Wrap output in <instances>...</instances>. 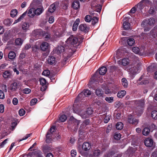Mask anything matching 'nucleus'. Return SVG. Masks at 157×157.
Wrapping results in <instances>:
<instances>
[{
  "mask_svg": "<svg viewBox=\"0 0 157 157\" xmlns=\"http://www.w3.org/2000/svg\"><path fill=\"white\" fill-rule=\"evenodd\" d=\"M66 43L68 45L76 48L80 44V42H78V38L72 35L71 36L67 39Z\"/></svg>",
  "mask_w": 157,
  "mask_h": 157,
  "instance_id": "f257e3e1",
  "label": "nucleus"
},
{
  "mask_svg": "<svg viewBox=\"0 0 157 157\" xmlns=\"http://www.w3.org/2000/svg\"><path fill=\"white\" fill-rule=\"evenodd\" d=\"M135 103L138 105L137 108L135 110L136 114L138 116H140L142 113L144 106V101L141 100L136 101Z\"/></svg>",
  "mask_w": 157,
  "mask_h": 157,
  "instance_id": "f03ea898",
  "label": "nucleus"
},
{
  "mask_svg": "<svg viewBox=\"0 0 157 157\" xmlns=\"http://www.w3.org/2000/svg\"><path fill=\"white\" fill-rule=\"evenodd\" d=\"M155 22V18L152 17L147 20H144L141 24V25L143 27H145V25L153 26L154 25Z\"/></svg>",
  "mask_w": 157,
  "mask_h": 157,
  "instance_id": "7ed1b4c3",
  "label": "nucleus"
},
{
  "mask_svg": "<svg viewBox=\"0 0 157 157\" xmlns=\"http://www.w3.org/2000/svg\"><path fill=\"white\" fill-rule=\"evenodd\" d=\"M139 70V67L136 63L129 66L128 71L131 74L134 75L138 73Z\"/></svg>",
  "mask_w": 157,
  "mask_h": 157,
  "instance_id": "20e7f679",
  "label": "nucleus"
},
{
  "mask_svg": "<svg viewBox=\"0 0 157 157\" xmlns=\"http://www.w3.org/2000/svg\"><path fill=\"white\" fill-rule=\"evenodd\" d=\"M91 94V91L88 89H85L83 92L80 93L78 95V98L80 99H82V98L84 97L83 94L85 96H88Z\"/></svg>",
  "mask_w": 157,
  "mask_h": 157,
  "instance_id": "39448f33",
  "label": "nucleus"
},
{
  "mask_svg": "<svg viewBox=\"0 0 157 157\" xmlns=\"http://www.w3.org/2000/svg\"><path fill=\"white\" fill-rule=\"evenodd\" d=\"M130 63V61L128 58H124L117 61V63L119 65L124 66L128 65Z\"/></svg>",
  "mask_w": 157,
  "mask_h": 157,
  "instance_id": "423d86ee",
  "label": "nucleus"
},
{
  "mask_svg": "<svg viewBox=\"0 0 157 157\" xmlns=\"http://www.w3.org/2000/svg\"><path fill=\"white\" fill-rule=\"evenodd\" d=\"M74 112L78 113L82 118H86L89 117L86 111L81 110V111H76L74 109Z\"/></svg>",
  "mask_w": 157,
  "mask_h": 157,
  "instance_id": "0eeeda50",
  "label": "nucleus"
},
{
  "mask_svg": "<svg viewBox=\"0 0 157 157\" xmlns=\"http://www.w3.org/2000/svg\"><path fill=\"white\" fill-rule=\"evenodd\" d=\"M39 81L40 84L42 85L41 87V90L42 91H44L47 89V86L46 85V80L45 79L43 78H41L40 79Z\"/></svg>",
  "mask_w": 157,
  "mask_h": 157,
  "instance_id": "6e6552de",
  "label": "nucleus"
},
{
  "mask_svg": "<svg viewBox=\"0 0 157 157\" xmlns=\"http://www.w3.org/2000/svg\"><path fill=\"white\" fill-rule=\"evenodd\" d=\"M49 48V45L47 42H43L40 46V49L42 51L48 50Z\"/></svg>",
  "mask_w": 157,
  "mask_h": 157,
  "instance_id": "1a4fd4ad",
  "label": "nucleus"
},
{
  "mask_svg": "<svg viewBox=\"0 0 157 157\" xmlns=\"http://www.w3.org/2000/svg\"><path fill=\"white\" fill-rule=\"evenodd\" d=\"M2 75L4 78H10L12 76V72L9 70H6L3 72Z\"/></svg>",
  "mask_w": 157,
  "mask_h": 157,
  "instance_id": "9d476101",
  "label": "nucleus"
},
{
  "mask_svg": "<svg viewBox=\"0 0 157 157\" xmlns=\"http://www.w3.org/2000/svg\"><path fill=\"white\" fill-rule=\"evenodd\" d=\"M128 18L127 17H125L124 19V22L123 23V27L125 30L128 29L130 28V24L128 21Z\"/></svg>",
  "mask_w": 157,
  "mask_h": 157,
  "instance_id": "9b49d317",
  "label": "nucleus"
},
{
  "mask_svg": "<svg viewBox=\"0 0 157 157\" xmlns=\"http://www.w3.org/2000/svg\"><path fill=\"white\" fill-rule=\"evenodd\" d=\"M128 121L129 123H132L134 125L136 124L138 122V120L136 119L133 118L132 116L131 115L128 116Z\"/></svg>",
  "mask_w": 157,
  "mask_h": 157,
  "instance_id": "f8f14e48",
  "label": "nucleus"
},
{
  "mask_svg": "<svg viewBox=\"0 0 157 157\" xmlns=\"http://www.w3.org/2000/svg\"><path fill=\"white\" fill-rule=\"evenodd\" d=\"M57 3H54L51 5L48 8V12L52 13L55 10L56 7L58 6Z\"/></svg>",
  "mask_w": 157,
  "mask_h": 157,
  "instance_id": "ddd939ff",
  "label": "nucleus"
},
{
  "mask_svg": "<svg viewBox=\"0 0 157 157\" xmlns=\"http://www.w3.org/2000/svg\"><path fill=\"white\" fill-rule=\"evenodd\" d=\"M144 144L147 147H151L153 144V141L149 138H147L144 141Z\"/></svg>",
  "mask_w": 157,
  "mask_h": 157,
  "instance_id": "4468645a",
  "label": "nucleus"
},
{
  "mask_svg": "<svg viewBox=\"0 0 157 157\" xmlns=\"http://www.w3.org/2000/svg\"><path fill=\"white\" fill-rule=\"evenodd\" d=\"M56 127L55 126H52L50 129L49 131H48L46 136V141L48 142V140L50 138V135L54 132Z\"/></svg>",
  "mask_w": 157,
  "mask_h": 157,
  "instance_id": "2eb2a0df",
  "label": "nucleus"
},
{
  "mask_svg": "<svg viewBox=\"0 0 157 157\" xmlns=\"http://www.w3.org/2000/svg\"><path fill=\"white\" fill-rule=\"evenodd\" d=\"M78 28L80 30L85 32H86L89 30L88 27L85 24H81L79 26Z\"/></svg>",
  "mask_w": 157,
  "mask_h": 157,
  "instance_id": "dca6fc26",
  "label": "nucleus"
},
{
  "mask_svg": "<svg viewBox=\"0 0 157 157\" xmlns=\"http://www.w3.org/2000/svg\"><path fill=\"white\" fill-rule=\"evenodd\" d=\"M90 147L91 145L88 142H84L82 145V149L86 151L89 150Z\"/></svg>",
  "mask_w": 157,
  "mask_h": 157,
  "instance_id": "f3484780",
  "label": "nucleus"
},
{
  "mask_svg": "<svg viewBox=\"0 0 157 157\" xmlns=\"http://www.w3.org/2000/svg\"><path fill=\"white\" fill-rule=\"evenodd\" d=\"M28 16L30 17H33L35 15V9L32 8L27 11Z\"/></svg>",
  "mask_w": 157,
  "mask_h": 157,
  "instance_id": "a211bd4d",
  "label": "nucleus"
},
{
  "mask_svg": "<svg viewBox=\"0 0 157 157\" xmlns=\"http://www.w3.org/2000/svg\"><path fill=\"white\" fill-rule=\"evenodd\" d=\"M64 48L63 46H60L56 48L55 50V52L58 54H60L64 51Z\"/></svg>",
  "mask_w": 157,
  "mask_h": 157,
  "instance_id": "6ab92c4d",
  "label": "nucleus"
},
{
  "mask_svg": "<svg viewBox=\"0 0 157 157\" xmlns=\"http://www.w3.org/2000/svg\"><path fill=\"white\" fill-rule=\"evenodd\" d=\"M152 3L149 0H142L140 2V4L142 6H148L151 5Z\"/></svg>",
  "mask_w": 157,
  "mask_h": 157,
  "instance_id": "aec40b11",
  "label": "nucleus"
},
{
  "mask_svg": "<svg viewBox=\"0 0 157 157\" xmlns=\"http://www.w3.org/2000/svg\"><path fill=\"white\" fill-rule=\"evenodd\" d=\"M62 6L63 9L66 10L69 5V2L68 0H65L62 2Z\"/></svg>",
  "mask_w": 157,
  "mask_h": 157,
  "instance_id": "412c9836",
  "label": "nucleus"
},
{
  "mask_svg": "<svg viewBox=\"0 0 157 157\" xmlns=\"http://www.w3.org/2000/svg\"><path fill=\"white\" fill-rule=\"evenodd\" d=\"M107 68L105 67H102L100 68L99 70V72L101 75H104L107 71Z\"/></svg>",
  "mask_w": 157,
  "mask_h": 157,
  "instance_id": "4be33fe9",
  "label": "nucleus"
},
{
  "mask_svg": "<svg viewBox=\"0 0 157 157\" xmlns=\"http://www.w3.org/2000/svg\"><path fill=\"white\" fill-rule=\"evenodd\" d=\"M29 27V24L28 23L25 22L23 23L21 25V28L25 32H26L27 30Z\"/></svg>",
  "mask_w": 157,
  "mask_h": 157,
  "instance_id": "5701e85b",
  "label": "nucleus"
},
{
  "mask_svg": "<svg viewBox=\"0 0 157 157\" xmlns=\"http://www.w3.org/2000/svg\"><path fill=\"white\" fill-rule=\"evenodd\" d=\"M90 14L93 15V16H94L95 15V13L93 12H91L90 13ZM98 17H92L91 20H92V24L93 25L95 24L98 21Z\"/></svg>",
  "mask_w": 157,
  "mask_h": 157,
  "instance_id": "b1692460",
  "label": "nucleus"
},
{
  "mask_svg": "<svg viewBox=\"0 0 157 157\" xmlns=\"http://www.w3.org/2000/svg\"><path fill=\"white\" fill-rule=\"evenodd\" d=\"M95 94L96 95L98 96V97H102L103 96V91H102V89H97L95 90Z\"/></svg>",
  "mask_w": 157,
  "mask_h": 157,
  "instance_id": "393cba45",
  "label": "nucleus"
},
{
  "mask_svg": "<svg viewBox=\"0 0 157 157\" xmlns=\"http://www.w3.org/2000/svg\"><path fill=\"white\" fill-rule=\"evenodd\" d=\"M72 6L75 9H77L80 7L79 2L77 1H74L72 4Z\"/></svg>",
  "mask_w": 157,
  "mask_h": 157,
  "instance_id": "a878e982",
  "label": "nucleus"
},
{
  "mask_svg": "<svg viewBox=\"0 0 157 157\" xmlns=\"http://www.w3.org/2000/svg\"><path fill=\"white\" fill-rule=\"evenodd\" d=\"M126 94V92L124 90H122L119 91L117 94V96L118 98H121L123 97Z\"/></svg>",
  "mask_w": 157,
  "mask_h": 157,
  "instance_id": "bb28decb",
  "label": "nucleus"
},
{
  "mask_svg": "<svg viewBox=\"0 0 157 157\" xmlns=\"http://www.w3.org/2000/svg\"><path fill=\"white\" fill-rule=\"evenodd\" d=\"M48 63L51 64H52L54 63L55 62V58L52 56H49L48 59Z\"/></svg>",
  "mask_w": 157,
  "mask_h": 157,
  "instance_id": "cd10ccee",
  "label": "nucleus"
},
{
  "mask_svg": "<svg viewBox=\"0 0 157 157\" xmlns=\"http://www.w3.org/2000/svg\"><path fill=\"white\" fill-rule=\"evenodd\" d=\"M44 9L42 8H38L35 10V15H39L43 12Z\"/></svg>",
  "mask_w": 157,
  "mask_h": 157,
  "instance_id": "c85d7f7f",
  "label": "nucleus"
},
{
  "mask_svg": "<svg viewBox=\"0 0 157 157\" xmlns=\"http://www.w3.org/2000/svg\"><path fill=\"white\" fill-rule=\"evenodd\" d=\"M132 52L136 54H138L140 55H142L141 53L140 52V49L137 47H134L132 49Z\"/></svg>",
  "mask_w": 157,
  "mask_h": 157,
  "instance_id": "c756f323",
  "label": "nucleus"
},
{
  "mask_svg": "<svg viewBox=\"0 0 157 157\" xmlns=\"http://www.w3.org/2000/svg\"><path fill=\"white\" fill-rule=\"evenodd\" d=\"M150 129L147 128H144L142 131V133L144 136H147L148 135L150 132Z\"/></svg>",
  "mask_w": 157,
  "mask_h": 157,
  "instance_id": "7c9ffc66",
  "label": "nucleus"
},
{
  "mask_svg": "<svg viewBox=\"0 0 157 157\" xmlns=\"http://www.w3.org/2000/svg\"><path fill=\"white\" fill-rule=\"evenodd\" d=\"M123 127V123L121 122H118L116 124V128L117 129L121 130Z\"/></svg>",
  "mask_w": 157,
  "mask_h": 157,
  "instance_id": "2f4dec72",
  "label": "nucleus"
},
{
  "mask_svg": "<svg viewBox=\"0 0 157 157\" xmlns=\"http://www.w3.org/2000/svg\"><path fill=\"white\" fill-rule=\"evenodd\" d=\"M127 42L129 46H132L135 43V41L133 38H130L127 40Z\"/></svg>",
  "mask_w": 157,
  "mask_h": 157,
  "instance_id": "473e14b6",
  "label": "nucleus"
},
{
  "mask_svg": "<svg viewBox=\"0 0 157 157\" xmlns=\"http://www.w3.org/2000/svg\"><path fill=\"white\" fill-rule=\"evenodd\" d=\"M16 56L15 53L13 52H11L8 54V57L10 59H13Z\"/></svg>",
  "mask_w": 157,
  "mask_h": 157,
  "instance_id": "72a5a7b5",
  "label": "nucleus"
},
{
  "mask_svg": "<svg viewBox=\"0 0 157 157\" xmlns=\"http://www.w3.org/2000/svg\"><path fill=\"white\" fill-rule=\"evenodd\" d=\"M70 121L75 123V124L78 125L80 123V121H78L74 118L73 117L71 118Z\"/></svg>",
  "mask_w": 157,
  "mask_h": 157,
  "instance_id": "f704fd0d",
  "label": "nucleus"
},
{
  "mask_svg": "<svg viewBox=\"0 0 157 157\" xmlns=\"http://www.w3.org/2000/svg\"><path fill=\"white\" fill-rule=\"evenodd\" d=\"M122 84L124 87H127L128 86L127 81L126 78H123L122 79Z\"/></svg>",
  "mask_w": 157,
  "mask_h": 157,
  "instance_id": "c9c22d12",
  "label": "nucleus"
},
{
  "mask_svg": "<svg viewBox=\"0 0 157 157\" xmlns=\"http://www.w3.org/2000/svg\"><path fill=\"white\" fill-rule=\"evenodd\" d=\"M67 117L65 115H62L59 117V121L63 122L66 121Z\"/></svg>",
  "mask_w": 157,
  "mask_h": 157,
  "instance_id": "e433bc0d",
  "label": "nucleus"
},
{
  "mask_svg": "<svg viewBox=\"0 0 157 157\" xmlns=\"http://www.w3.org/2000/svg\"><path fill=\"white\" fill-rule=\"evenodd\" d=\"M12 21H11L10 19H7L4 21V24L7 26H10L11 24Z\"/></svg>",
  "mask_w": 157,
  "mask_h": 157,
  "instance_id": "4c0bfd02",
  "label": "nucleus"
},
{
  "mask_svg": "<svg viewBox=\"0 0 157 157\" xmlns=\"http://www.w3.org/2000/svg\"><path fill=\"white\" fill-rule=\"evenodd\" d=\"M101 154V152L99 150H95L93 151V154L94 156H98Z\"/></svg>",
  "mask_w": 157,
  "mask_h": 157,
  "instance_id": "58836bf2",
  "label": "nucleus"
},
{
  "mask_svg": "<svg viewBox=\"0 0 157 157\" xmlns=\"http://www.w3.org/2000/svg\"><path fill=\"white\" fill-rule=\"evenodd\" d=\"M17 13V10L14 9L12 10L10 12V15L12 17H15Z\"/></svg>",
  "mask_w": 157,
  "mask_h": 157,
  "instance_id": "ea45409f",
  "label": "nucleus"
},
{
  "mask_svg": "<svg viewBox=\"0 0 157 157\" xmlns=\"http://www.w3.org/2000/svg\"><path fill=\"white\" fill-rule=\"evenodd\" d=\"M151 117L154 119H157V111L154 110L151 113Z\"/></svg>",
  "mask_w": 157,
  "mask_h": 157,
  "instance_id": "a19ab883",
  "label": "nucleus"
},
{
  "mask_svg": "<svg viewBox=\"0 0 157 157\" xmlns=\"http://www.w3.org/2000/svg\"><path fill=\"white\" fill-rule=\"evenodd\" d=\"M151 34L153 37L154 38H155L157 36V32L155 29L152 30L151 31Z\"/></svg>",
  "mask_w": 157,
  "mask_h": 157,
  "instance_id": "79ce46f5",
  "label": "nucleus"
},
{
  "mask_svg": "<svg viewBox=\"0 0 157 157\" xmlns=\"http://www.w3.org/2000/svg\"><path fill=\"white\" fill-rule=\"evenodd\" d=\"M92 17L90 15H86L85 18V20L86 22H90L91 21Z\"/></svg>",
  "mask_w": 157,
  "mask_h": 157,
  "instance_id": "37998d69",
  "label": "nucleus"
},
{
  "mask_svg": "<svg viewBox=\"0 0 157 157\" xmlns=\"http://www.w3.org/2000/svg\"><path fill=\"white\" fill-rule=\"evenodd\" d=\"M17 124V121L16 120H14L12 122L11 128L13 130L16 126Z\"/></svg>",
  "mask_w": 157,
  "mask_h": 157,
  "instance_id": "c03bdc74",
  "label": "nucleus"
},
{
  "mask_svg": "<svg viewBox=\"0 0 157 157\" xmlns=\"http://www.w3.org/2000/svg\"><path fill=\"white\" fill-rule=\"evenodd\" d=\"M105 100L109 103H112L113 101V97H106Z\"/></svg>",
  "mask_w": 157,
  "mask_h": 157,
  "instance_id": "a18cd8bd",
  "label": "nucleus"
},
{
  "mask_svg": "<svg viewBox=\"0 0 157 157\" xmlns=\"http://www.w3.org/2000/svg\"><path fill=\"white\" fill-rule=\"evenodd\" d=\"M17 83H13L11 85V90L13 91H15L17 88Z\"/></svg>",
  "mask_w": 157,
  "mask_h": 157,
  "instance_id": "49530a36",
  "label": "nucleus"
},
{
  "mask_svg": "<svg viewBox=\"0 0 157 157\" xmlns=\"http://www.w3.org/2000/svg\"><path fill=\"white\" fill-rule=\"evenodd\" d=\"M22 91L23 93L26 94H27L30 93L31 92V90L29 88H26L24 89Z\"/></svg>",
  "mask_w": 157,
  "mask_h": 157,
  "instance_id": "de8ad7c7",
  "label": "nucleus"
},
{
  "mask_svg": "<svg viewBox=\"0 0 157 157\" xmlns=\"http://www.w3.org/2000/svg\"><path fill=\"white\" fill-rule=\"evenodd\" d=\"M121 138V134L119 133H116L114 136V138L115 140H119Z\"/></svg>",
  "mask_w": 157,
  "mask_h": 157,
  "instance_id": "09e8293b",
  "label": "nucleus"
},
{
  "mask_svg": "<svg viewBox=\"0 0 157 157\" xmlns=\"http://www.w3.org/2000/svg\"><path fill=\"white\" fill-rule=\"evenodd\" d=\"M86 111L87 114H88V117H89L93 113V111L92 109L90 108H88Z\"/></svg>",
  "mask_w": 157,
  "mask_h": 157,
  "instance_id": "8fccbe9b",
  "label": "nucleus"
},
{
  "mask_svg": "<svg viewBox=\"0 0 157 157\" xmlns=\"http://www.w3.org/2000/svg\"><path fill=\"white\" fill-rule=\"evenodd\" d=\"M110 116L109 115L106 116L104 119V122L105 123H107L110 119Z\"/></svg>",
  "mask_w": 157,
  "mask_h": 157,
  "instance_id": "3c124183",
  "label": "nucleus"
},
{
  "mask_svg": "<svg viewBox=\"0 0 157 157\" xmlns=\"http://www.w3.org/2000/svg\"><path fill=\"white\" fill-rule=\"evenodd\" d=\"M50 72L48 70H44L42 73L43 75L47 76H48L50 75Z\"/></svg>",
  "mask_w": 157,
  "mask_h": 157,
  "instance_id": "603ef678",
  "label": "nucleus"
},
{
  "mask_svg": "<svg viewBox=\"0 0 157 157\" xmlns=\"http://www.w3.org/2000/svg\"><path fill=\"white\" fill-rule=\"evenodd\" d=\"M95 102L97 105L101 106H103V104H104V103L101 100H98Z\"/></svg>",
  "mask_w": 157,
  "mask_h": 157,
  "instance_id": "864d4df0",
  "label": "nucleus"
},
{
  "mask_svg": "<svg viewBox=\"0 0 157 157\" xmlns=\"http://www.w3.org/2000/svg\"><path fill=\"white\" fill-rule=\"evenodd\" d=\"M77 154L76 151L75 150H72L71 151V155L72 157H75Z\"/></svg>",
  "mask_w": 157,
  "mask_h": 157,
  "instance_id": "5fc2aeb1",
  "label": "nucleus"
},
{
  "mask_svg": "<svg viewBox=\"0 0 157 157\" xmlns=\"http://www.w3.org/2000/svg\"><path fill=\"white\" fill-rule=\"evenodd\" d=\"M37 100L36 98L32 99L30 101V105H35L37 102Z\"/></svg>",
  "mask_w": 157,
  "mask_h": 157,
  "instance_id": "6e6d98bb",
  "label": "nucleus"
},
{
  "mask_svg": "<svg viewBox=\"0 0 157 157\" xmlns=\"http://www.w3.org/2000/svg\"><path fill=\"white\" fill-rule=\"evenodd\" d=\"M5 98V95L3 92L0 90V98L3 99Z\"/></svg>",
  "mask_w": 157,
  "mask_h": 157,
  "instance_id": "4d7b16f0",
  "label": "nucleus"
},
{
  "mask_svg": "<svg viewBox=\"0 0 157 157\" xmlns=\"http://www.w3.org/2000/svg\"><path fill=\"white\" fill-rule=\"evenodd\" d=\"M10 30L6 31L4 34V36L7 39L10 35Z\"/></svg>",
  "mask_w": 157,
  "mask_h": 157,
  "instance_id": "13d9d810",
  "label": "nucleus"
},
{
  "mask_svg": "<svg viewBox=\"0 0 157 157\" xmlns=\"http://www.w3.org/2000/svg\"><path fill=\"white\" fill-rule=\"evenodd\" d=\"M54 21V18L53 16H51L49 18L48 22L50 23H52Z\"/></svg>",
  "mask_w": 157,
  "mask_h": 157,
  "instance_id": "bf43d9fd",
  "label": "nucleus"
},
{
  "mask_svg": "<svg viewBox=\"0 0 157 157\" xmlns=\"http://www.w3.org/2000/svg\"><path fill=\"white\" fill-rule=\"evenodd\" d=\"M112 128V125H109L107 127V129L106 130V132L107 133H108L110 132L111 131V128Z\"/></svg>",
  "mask_w": 157,
  "mask_h": 157,
  "instance_id": "052dcab7",
  "label": "nucleus"
},
{
  "mask_svg": "<svg viewBox=\"0 0 157 157\" xmlns=\"http://www.w3.org/2000/svg\"><path fill=\"white\" fill-rule=\"evenodd\" d=\"M12 102L14 105H17L18 102V100L16 98H14Z\"/></svg>",
  "mask_w": 157,
  "mask_h": 157,
  "instance_id": "680f3d73",
  "label": "nucleus"
},
{
  "mask_svg": "<svg viewBox=\"0 0 157 157\" xmlns=\"http://www.w3.org/2000/svg\"><path fill=\"white\" fill-rule=\"evenodd\" d=\"M4 107L3 105H0V112L1 113H3L4 112Z\"/></svg>",
  "mask_w": 157,
  "mask_h": 157,
  "instance_id": "e2e57ef3",
  "label": "nucleus"
},
{
  "mask_svg": "<svg viewBox=\"0 0 157 157\" xmlns=\"http://www.w3.org/2000/svg\"><path fill=\"white\" fill-rule=\"evenodd\" d=\"M32 134H27L26 136H25V138H23L21 139H20V141H22L24 140H26L27 139L28 137H29L31 136Z\"/></svg>",
  "mask_w": 157,
  "mask_h": 157,
  "instance_id": "0e129e2a",
  "label": "nucleus"
},
{
  "mask_svg": "<svg viewBox=\"0 0 157 157\" xmlns=\"http://www.w3.org/2000/svg\"><path fill=\"white\" fill-rule=\"evenodd\" d=\"M6 66V65L5 63H3L0 66V70H2L3 69H4Z\"/></svg>",
  "mask_w": 157,
  "mask_h": 157,
  "instance_id": "69168bd1",
  "label": "nucleus"
},
{
  "mask_svg": "<svg viewBox=\"0 0 157 157\" xmlns=\"http://www.w3.org/2000/svg\"><path fill=\"white\" fill-rule=\"evenodd\" d=\"M25 110L22 109H20V116H23L25 114Z\"/></svg>",
  "mask_w": 157,
  "mask_h": 157,
  "instance_id": "338daca9",
  "label": "nucleus"
},
{
  "mask_svg": "<svg viewBox=\"0 0 157 157\" xmlns=\"http://www.w3.org/2000/svg\"><path fill=\"white\" fill-rule=\"evenodd\" d=\"M2 87L3 90L4 92H6L7 91V86L6 85H3L2 86Z\"/></svg>",
  "mask_w": 157,
  "mask_h": 157,
  "instance_id": "774afa93",
  "label": "nucleus"
}]
</instances>
